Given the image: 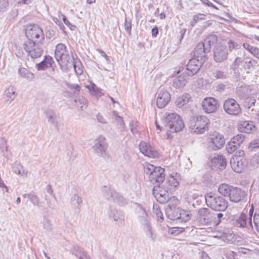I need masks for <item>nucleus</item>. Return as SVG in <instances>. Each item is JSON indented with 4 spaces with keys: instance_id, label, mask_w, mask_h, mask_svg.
<instances>
[{
    "instance_id": "obj_27",
    "label": "nucleus",
    "mask_w": 259,
    "mask_h": 259,
    "mask_svg": "<svg viewBox=\"0 0 259 259\" xmlns=\"http://www.w3.org/2000/svg\"><path fill=\"white\" fill-rule=\"evenodd\" d=\"M70 252L78 259H91L88 252L77 245H73L70 249Z\"/></svg>"
},
{
    "instance_id": "obj_45",
    "label": "nucleus",
    "mask_w": 259,
    "mask_h": 259,
    "mask_svg": "<svg viewBox=\"0 0 259 259\" xmlns=\"http://www.w3.org/2000/svg\"><path fill=\"white\" fill-rule=\"evenodd\" d=\"M254 63H256L255 60L246 57L243 60V67L245 69H249L253 66Z\"/></svg>"
},
{
    "instance_id": "obj_53",
    "label": "nucleus",
    "mask_w": 259,
    "mask_h": 259,
    "mask_svg": "<svg viewBox=\"0 0 259 259\" xmlns=\"http://www.w3.org/2000/svg\"><path fill=\"white\" fill-rule=\"evenodd\" d=\"M124 27L125 31L128 33V35H131L132 30V21L131 20H128L126 17H125Z\"/></svg>"
},
{
    "instance_id": "obj_8",
    "label": "nucleus",
    "mask_w": 259,
    "mask_h": 259,
    "mask_svg": "<svg viewBox=\"0 0 259 259\" xmlns=\"http://www.w3.org/2000/svg\"><path fill=\"white\" fill-rule=\"evenodd\" d=\"M213 212L207 208H201L198 210L197 222L200 226L212 224Z\"/></svg>"
},
{
    "instance_id": "obj_14",
    "label": "nucleus",
    "mask_w": 259,
    "mask_h": 259,
    "mask_svg": "<svg viewBox=\"0 0 259 259\" xmlns=\"http://www.w3.org/2000/svg\"><path fill=\"white\" fill-rule=\"evenodd\" d=\"M201 105L203 110L207 113H214L219 107L218 101L212 97L205 98L202 101Z\"/></svg>"
},
{
    "instance_id": "obj_23",
    "label": "nucleus",
    "mask_w": 259,
    "mask_h": 259,
    "mask_svg": "<svg viewBox=\"0 0 259 259\" xmlns=\"http://www.w3.org/2000/svg\"><path fill=\"white\" fill-rule=\"evenodd\" d=\"M139 147L140 152L145 156L151 158H156L158 156V152L150 145L144 142H141Z\"/></svg>"
},
{
    "instance_id": "obj_28",
    "label": "nucleus",
    "mask_w": 259,
    "mask_h": 259,
    "mask_svg": "<svg viewBox=\"0 0 259 259\" xmlns=\"http://www.w3.org/2000/svg\"><path fill=\"white\" fill-rule=\"evenodd\" d=\"M230 165L234 171L241 172L245 167L244 160L240 157H232L230 159Z\"/></svg>"
},
{
    "instance_id": "obj_52",
    "label": "nucleus",
    "mask_w": 259,
    "mask_h": 259,
    "mask_svg": "<svg viewBox=\"0 0 259 259\" xmlns=\"http://www.w3.org/2000/svg\"><path fill=\"white\" fill-rule=\"evenodd\" d=\"M153 210L156 215L158 221L160 222H162L163 221V216L161 210L157 205H153Z\"/></svg>"
},
{
    "instance_id": "obj_10",
    "label": "nucleus",
    "mask_w": 259,
    "mask_h": 259,
    "mask_svg": "<svg viewBox=\"0 0 259 259\" xmlns=\"http://www.w3.org/2000/svg\"><path fill=\"white\" fill-rule=\"evenodd\" d=\"M107 214L109 220L114 222L115 225L118 226L124 225L125 215L122 211L111 206L108 211Z\"/></svg>"
},
{
    "instance_id": "obj_21",
    "label": "nucleus",
    "mask_w": 259,
    "mask_h": 259,
    "mask_svg": "<svg viewBox=\"0 0 259 259\" xmlns=\"http://www.w3.org/2000/svg\"><path fill=\"white\" fill-rule=\"evenodd\" d=\"M180 180V175L174 172L170 175L167 178L166 182L163 184L165 187L169 189V191L174 192L176 188L179 185V180Z\"/></svg>"
},
{
    "instance_id": "obj_3",
    "label": "nucleus",
    "mask_w": 259,
    "mask_h": 259,
    "mask_svg": "<svg viewBox=\"0 0 259 259\" xmlns=\"http://www.w3.org/2000/svg\"><path fill=\"white\" fill-rule=\"evenodd\" d=\"M55 57L62 69L68 65L70 62L74 59L72 52L67 50L66 46L62 43L56 46Z\"/></svg>"
},
{
    "instance_id": "obj_22",
    "label": "nucleus",
    "mask_w": 259,
    "mask_h": 259,
    "mask_svg": "<svg viewBox=\"0 0 259 259\" xmlns=\"http://www.w3.org/2000/svg\"><path fill=\"white\" fill-rule=\"evenodd\" d=\"M164 169L157 167L149 178V181L153 184H159L164 181L165 179Z\"/></svg>"
},
{
    "instance_id": "obj_15",
    "label": "nucleus",
    "mask_w": 259,
    "mask_h": 259,
    "mask_svg": "<svg viewBox=\"0 0 259 259\" xmlns=\"http://www.w3.org/2000/svg\"><path fill=\"white\" fill-rule=\"evenodd\" d=\"M102 191L103 196L109 200L113 201L119 204H121L123 200V197L110 187L104 186Z\"/></svg>"
},
{
    "instance_id": "obj_1",
    "label": "nucleus",
    "mask_w": 259,
    "mask_h": 259,
    "mask_svg": "<svg viewBox=\"0 0 259 259\" xmlns=\"http://www.w3.org/2000/svg\"><path fill=\"white\" fill-rule=\"evenodd\" d=\"M163 122L167 131V138L169 139L172 138L171 133L180 132L184 126L182 118L176 113H165Z\"/></svg>"
},
{
    "instance_id": "obj_41",
    "label": "nucleus",
    "mask_w": 259,
    "mask_h": 259,
    "mask_svg": "<svg viewBox=\"0 0 259 259\" xmlns=\"http://www.w3.org/2000/svg\"><path fill=\"white\" fill-rule=\"evenodd\" d=\"M232 187L226 184H222L220 185L218 188L219 193L225 197L228 196H229Z\"/></svg>"
},
{
    "instance_id": "obj_63",
    "label": "nucleus",
    "mask_w": 259,
    "mask_h": 259,
    "mask_svg": "<svg viewBox=\"0 0 259 259\" xmlns=\"http://www.w3.org/2000/svg\"><path fill=\"white\" fill-rule=\"evenodd\" d=\"M241 63H243V60L242 58L240 57H237L233 62L232 65L233 67H232V68L233 69L237 68Z\"/></svg>"
},
{
    "instance_id": "obj_39",
    "label": "nucleus",
    "mask_w": 259,
    "mask_h": 259,
    "mask_svg": "<svg viewBox=\"0 0 259 259\" xmlns=\"http://www.w3.org/2000/svg\"><path fill=\"white\" fill-rule=\"evenodd\" d=\"M179 214L180 215H179V219H178V221L179 222H187L190 219L191 216V213L190 211L182 209L180 208L179 211Z\"/></svg>"
},
{
    "instance_id": "obj_31",
    "label": "nucleus",
    "mask_w": 259,
    "mask_h": 259,
    "mask_svg": "<svg viewBox=\"0 0 259 259\" xmlns=\"http://www.w3.org/2000/svg\"><path fill=\"white\" fill-rule=\"evenodd\" d=\"M211 162L215 167L221 170L224 169L227 165V160L225 156L220 154L214 156Z\"/></svg>"
},
{
    "instance_id": "obj_17",
    "label": "nucleus",
    "mask_w": 259,
    "mask_h": 259,
    "mask_svg": "<svg viewBox=\"0 0 259 259\" xmlns=\"http://www.w3.org/2000/svg\"><path fill=\"white\" fill-rule=\"evenodd\" d=\"M171 96L164 88L160 89L158 93L156 105L159 108H163L170 102Z\"/></svg>"
},
{
    "instance_id": "obj_37",
    "label": "nucleus",
    "mask_w": 259,
    "mask_h": 259,
    "mask_svg": "<svg viewBox=\"0 0 259 259\" xmlns=\"http://www.w3.org/2000/svg\"><path fill=\"white\" fill-rule=\"evenodd\" d=\"M5 94L6 96V103L8 104L12 103L17 95L16 92V89L11 86L5 91Z\"/></svg>"
},
{
    "instance_id": "obj_58",
    "label": "nucleus",
    "mask_w": 259,
    "mask_h": 259,
    "mask_svg": "<svg viewBox=\"0 0 259 259\" xmlns=\"http://www.w3.org/2000/svg\"><path fill=\"white\" fill-rule=\"evenodd\" d=\"M66 85L72 90H74L75 93L79 92L80 87L77 84H72L70 82H66Z\"/></svg>"
},
{
    "instance_id": "obj_38",
    "label": "nucleus",
    "mask_w": 259,
    "mask_h": 259,
    "mask_svg": "<svg viewBox=\"0 0 259 259\" xmlns=\"http://www.w3.org/2000/svg\"><path fill=\"white\" fill-rule=\"evenodd\" d=\"M217 40V37L215 35H211L207 36L205 39L204 42H202L203 44H204V49H205V51L208 52V53L210 51L211 46L213 45L215 41Z\"/></svg>"
},
{
    "instance_id": "obj_44",
    "label": "nucleus",
    "mask_w": 259,
    "mask_h": 259,
    "mask_svg": "<svg viewBox=\"0 0 259 259\" xmlns=\"http://www.w3.org/2000/svg\"><path fill=\"white\" fill-rule=\"evenodd\" d=\"M239 146H240L236 143L235 144L234 142L231 140L226 145V149L228 153L231 154L236 151Z\"/></svg>"
},
{
    "instance_id": "obj_32",
    "label": "nucleus",
    "mask_w": 259,
    "mask_h": 259,
    "mask_svg": "<svg viewBox=\"0 0 259 259\" xmlns=\"http://www.w3.org/2000/svg\"><path fill=\"white\" fill-rule=\"evenodd\" d=\"M85 87L88 89L91 95L97 100L104 96V93L102 92L101 89L99 88L93 82H90V84L86 85Z\"/></svg>"
},
{
    "instance_id": "obj_50",
    "label": "nucleus",
    "mask_w": 259,
    "mask_h": 259,
    "mask_svg": "<svg viewBox=\"0 0 259 259\" xmlns=\"http://www.w3.org/2000/svg\"><path fill=\"white\" fill-rule=\"evenodd\" d=\"M245 138V136L243 134H238L236 136H234L231 140L236 143L239 146L242 144Z\"/></svg>"
},
{
    "instance_id": "obj_42",
    "label": "nucleus",
    "mask_w": 259,
    "mask_h": 259,
    "mask_svg": "<svg viewBox=\"0 0 259 259\" xmlns=\"http://www.w3.org/2000/svg\"><path fill=\"white\" fill-rule=\"evenodd\" d=\"M73 65L74 71L77 75H81L83 72L82 65L80 62L77 59H75L70 62V63Z\"/></svg>"
},
{
    "instance_id": "obj_33",
    "label": "nucleus",
    "mask_w": 259,
    "mask_h": 259,
    "mask_svg": "<svg viewBox=\"0 0 259 259\" xmlns=\"http://www.w3.org/2000/svg\"><path fill=\"white\" fill-rule=\"evenodd\" d=\"M238 130L241 133H250L255 131V126L251 121H244L240 123Z\"/></svg>"
},
{
    "instance_id": "obj_20",
    "label": "nucleus",
    "mask_w": 259,
    "mask_h": 259,
    "mask_svg": "<svg viewBox=\"0 0 259 259\" xmlns=\"http://www.w3.org/2000/svg\"><path fill=\"white\" fill-rule=\"evenodd\" d=\"M38 70H45L48 68H51L52 71L55 73L56 65L53 58L49 56H45L44 60L35 65Z\"/></svg>"
},
{
    "instance_id": "obj_12",
    "label": "nucleus",
    "mask_w": 259,
    "mask_h": 259,
    "mask_svg": "<svg viewBox=\"0 0 259 259\" xmlns=\"http://www.w3.org/2000/svg\"><path fill=\"white\" fill-rule=\"evenodd\" d=\"M225 144L224 136L217 132L210 134L208 139V146L213 150L221 149Z\"/></svg>"
},
{
    "instance_id": "obj_61",
    "label": "nucleus",
    "mask_w": 259,
    "mask_h": 259,
    "mask_svg": "<svg viewBox=\"0 0 259 259\" xmlns=\"http://www.w3.org/2000/svg\"><path fill=\"white\" fill-rule=\"evenodd\" d=\"M183 231H184V228H174L170 230V233L175 235H177Z\"/></svg>"
},
{
    "instance_id": "obj_19",
    "label": "nucleus",
    "mask_w": 259,
    "mask_h": 259,
    "mask_svg": "<svg viewBox=\"0 0 259 259\" xmlns=\"http://www.w3.org/2000/svg\"><path fill=\"white\" fill-rule=\"evenodd\" d=\"M228 56V49L226 46H217L213 50V58L215 62H222L226 60Z\"/></svg>"
},
{
    "instance_id": "obj_54",
    "label": "nucleus",
    "mask_w": 259,
    "mask_h": 259,
    "mask_svg": "<svg viewBox=\"0 0 259 259\" xmlns=\"http://www.w3.org/2000/svg\"><path fill=\"white\" fill-rule=\"evenodd\" d=\"M248 148L250 151H254L259 148V139H255L250 142Z\"/></svg>"
},
{
    "instance_id": "obj_18",
    "label": "nucleus",
    "mask_w": 259,
    "mask_h": 259,
    "mask_svg": "<svg viewBox=\"0 0 259 259\" xmlns=\"http://www.w3.org/2000/svg\"><path fill=\"white\" fill-rule=\"evenodd\" d=\"M234 224L238 227L247 228L253 230V226L251 218H248L247 214L242 212L235 221Z\"/></svg>"
},
{
    "instance_id": "obj_11",
    "label": "nucleus",
    "mask_w": 259,
    "mask_h": 259,
    "mask_svg": "<svg viewBox=\"0 0 259 259\" xmlns=\"http://www.w3.org/2000/svg\"><path fill=\"white\" fill-rule=\"evenodd\" d=\"M92 148L94 152L98 155L105 157L106 155V151L108 148L105 138L102 135L98 136L94 140V145Z\"/></svg>"
},
{
    "instance_id": "obj_29",
    "label": "nucleus",
    "mask_w": 259,
    "mask_h": 259,
    "mask_svg": "<svg viewBox=\"0 0 259 259\" xmlns=\"http://www.w3.org/2000/svg\"><path fill=\"white\" fill-rule=\"evenodd\" d=\"M204 44L202 42L198 43L196 46L194 52L193 57L199 59L201 62H205L206 60V54L208 52L205 51Z\"/></svg>"
},
{
    "instance_id": "obj_40",
    "label": "nucleus",
    "mask_w": 259,
    "mask_h": 259,
    "mask_svg": "<svg viewBox=\"0 0 259 259\" xmlns=\"http://www.w3.org/2000/svg\"><path fill=\"white\" fill-rule=\"evenodd\" d=\"M190 96L189 94L186 93L182 96L178 97L176 101V104L179 108L182 107L189 102Z\"/></svg>"
},
{
    "instance_id": "obj_36",
    "label": "nucleus",
    "mask_w": 259,
    "mask_h": 259,
    "mask_svg": "<svg viewBox=\"0 0 259 259\" xmlns=\"http://www.w3.org/2000/svg\"><path fill=\"white\" fill-rule=\"evenodd\" d=\"M70 203L74 209H77L79 212L82 204V199L78 194H74L71 198Z\"/></svg>"
},
{
    "instance_id": "obj_60",
    "label": "nucleus",
    "mask_w": 259,
    "mask_h": 259,
    "mask_svg": "<svg viewBox=\"0 0 259 259\" xmlns=\"http://www.w3.org/2000/svg\"><path fill=\"white\" fill-rule=\"evenodd\" d=\"M237 253L233 251H229L226 253V257L227 259H237Z\"/></svg>"
},
{
    "instance_id": "obj_62",
    "label": "nucleus",
    "mask_w": 259,
    "mask_h": 259,
    "mask_svg": "<svg viewBox=\"0 0 259 259\" xmlns=\"http://www.w3.org/2000/svg\"><path fill=\"white\" fill-rule=\"evenodd\" d=\"M8 5V0H0V12L4 11Z\"/></svg>"
},
{
    "instance_id": "obj_2",
    "label": "nucleus",
    "mask_w": 259,
    "mask_h": 259,
    "mask_svg": "<svg viewBox=\"0 0 259 259\" xmlns=\"http://www.w3.org/2000/svg\"><path fill=\"white\" fill-rule=\"evenodd\" d=\"M204 62L200 61L197 58L193 57L189 61L184 71L181 73V71L180 70L177 71L176 72L170 75L171 78L172 79L177 76V81H187L189 79V76H192L197 73L200 69V66Z\"/></svg>"
},
{
    "instance_id": "obj_46",
    "label": "nucleus",
    "mask_w": 259,
    "mask_h": 259,
    "mask_svg": "<svg viewBox=\"0 0 259 259\" xmlns=\"http://www.w3.org/2000/svg\"><path fill=\"white\" fill-rule=\"evenodd\" d=\"M19 74L22 77L28 79H32L33 74L25 68H21L19 69Z\"/></svg>"
},
{
    "instance_id": "obj_48",
    "label": "nucleus",
    "mask_w": 259,
    "mask_h": 259,
    "mask_svg": "<svg viewBox=\"0 0 259 259\" xmlns=\"http://www.w3.org/2000/svg\"><path fill=\"white\" fill-rule=\"evenodd\" d=\"M28 196L29 200L33 205L37 207H40L41 206L40 199L36 195L33 193H31V194Z\"/></svg>"
},
{
    "instance_id": "obj_64",
    "label": "nucleus",
    "mask_w": 259,
    "mask_h": 259,
    "mask_svg": "<svg viewBox=\"0 0 259 259\" xmlns=\"http://www.w3.org/2000/svg\"><path fill=\"white\" fill-rule=\"evenodd\" d=\"M129 125L130 126L131 131L133 134H135L136 133H137L138 132V130H137L136 124L135 121H131L130 122Z\"/></svg>"
},
{
    "instance_id": "obj_57",
    "label": "nucleus",
    "mask_w": 259,
    "mask_h": 259,
    "mask_svg": "<svg viewBox=\"0 0 259 259\" xmlns=\"http://www.w3.org/2000/svg\"><path fill=\"white\" fill-rule=\"evenodd\" d=\"M250 162L254 166H259V152L253 155Z\"/></svg>"
},
{
    "instance_id": "obj_25",
    "label": "nucleus",
    "mask_w": 259,
    "mask_h": 259,
    "mask_svg": "<svg viewBox=\"0 0 259 259\" xmlns=\"http://www.w3.org/2000/svg\"><path fill=\"white\" fill-rule=\"evenodd\" d=\"M44 113L50 124L56 127H58L59 116L53 109L47 108L44 110Z\"/></svg>"
},
{
    "instance_id": "obj_26",
    "label": "nucleus",
    "mask_w": 259,
    "mask_h": 259,
    "mask_svg": "<svg viewBox=\"0 0 259 259\" xmlns=\"http://www.w3.org/2000/svg\"><path fill=\"white\" fill-rule=\"evenodd\" d=\"M246 196V193L245 191L235 187L232 188L229 197L231 201L236 203L241 201Z\"/></svg>"
},
{
    "instance_id": "obj_59",
    "label": "nucleus",
    "mask_w": 259,
    "mask_h": 259,
    "mask_svg": "<svg viewBox=\"0 0 259 259\" xmlns=\"http://www.w3.org/2000/svg\"><path fill=\"white\" fill-rule=\"evenodd\" d=\"M228 46L229 49L230 51H231L233 49H237L238 47V45L237 44V42H235L231 40L228 41Z\"/></svg>"
},
{
    "instance_id": "obj_13",
    "label": "nucleus",
    "mask_w": 259,
    "mask_h": 259,
    "mask_svg": "<svg viewBox=\"0 0 259 259\" xmlns=\"http://www.w3.org/2000/svg\"><path fill=\"white\" fill-rule=\"evenodd\" d=\"M172 203H169L165 209V214L167 218L171 220H177L179 219L180 207L177 206L179 200L176 197L172 198Z\"/></svg>"
},
{
    "instance_id": "obj_35",
    "label": "nucleus",
    "mask_w": 259,
    "mask_h": 259,
    "mask_svg": "<svg viewBox=\"0 0 259 259\" xmlns=\"http://www.w3.org/2000/svg\"><path fill=\"white\" fill-rule=\"evenodd\" d=\"M74 106L77 110L83 111L87 107L88 101L87 99L83 96H78L75 97L74 99Z\"/></svg>"
},
{
    "instance_id": "obj_34",
    "label": "nucleus",
    "mask_w": 259,
    "mask_h": 259,
    "mask_svg": "<svg viewBox=\"0 0 259 259\" xmlns=\"http://www.w3.org/2000/svg\"><path fill=\"white\" fill-rule=\"evenodd\" d=\"M140 224L146 237L150 240H154L155 237L153 236L152 226L150 221L143 223Z\"/></svg>"
},
{
    "instance_id": "obj_49",
    "label": "nucleus",
    "mask_w": 259,
    "mask_h": 259,
    "mask_svg": "<svg viewBox=\"0 0 259 259\" xmlns=\"http://www.w3.org/2000/svg\"><path fill=\"white\" fill-rule=\"evenodd\" d=\"M226 74L223 71L217 70L212 73L211 76L214 79H224L226 78Z\"/></svg>"
},
{
    "instance_id": "obj_47",
    "label": "nucleus",
    "mask_w": 259,
    "mask_h": 259,
    "mask_svg": "<svg viewBox=\"0 0 259 259\" xmlns=\"http://www.w3.org/2000/svg\"><path fill=\"white\" fill-rule=\"evenodd\" d=\"M224 214L222 212L214 213L213 212V217L212 224L218 226L220 224L222 219H224Z\"/></svg>"
},
{
    "instance_id": "obj_9",
    "label": "nucleus",
    "mask_w": 259,
    "mask_h": 259,
    "mask_svg": "<svg viewBox=\"0 0 259 259\" xmlns=\"http://www.w3.org/2000/svg\"><path fill=\"white\" fill-rule=\"evenodd\" d=\"M173 192L169 191V189L162 186L161 187L159 188V190L157 192L155 191L154 188L153 189V194L157 200L160 203H165L169 202V203H172V198L175 197L171 195Z\"/></svg>"
},
{
    "instance_id": "obj_51",
    "label": "nucleus",
    "mask_w": 259,
    "mask_h": 259,
    "mask_svg": "<svg viewBox=\"0 0 259 259\" xmlns=\"http://www.w3.org/2000/svg\"><path fill=\"white\" fill-rule=\"evenodd\" d=\"M43 228L48 231H51L52 230V225L51 220L47 217H44L42 221Z\"/></svg>"
},
{
    "instance_id": "obj_24",
    "label": "nucleus",
    "mask_w": 259,
    "mask_h": 259,
    "mask_svg": "<svg viewBox=\"0 0 259 259\" xmlns=\"http://www.w3.org/2000/svg\"><path fill=\"white\" fill-rule=\"evenodd\" d=\"M252 87L241 82L236 88V93L240 99L246 98L252 94Z\"/></svg>"
},
{
    "instance_id": "obj_4",
    "label": "nucleus",
    "mask_w": 259,
    "mask_h": 259,
    "mask_svg": "<svg viewBox=\"0 0 259 259\" xmlns=\"http://www.w3.org/2000/svg\"><path fill=\"white\" fill-rule=\"evenodd\" d=\"M205 200L207 206L215 211H224L228 207V202L223 197L209 192L205 195Z\"/></svg>"
},
{
    "instance_id": "obj_55",
    "label": "nucleus",
    "mask_w": 259,
    "mask_h": 259,
    "mask_svg": "<svg viewBox=\"0 0 259 259\" xmlns=\"http://www.w3.org/2000/svg\"><path fill=\"white\" fill-rule=\"evenodd\" d=\"M254 229L259 232V213H254L253 218Z\"/></svg>"
},
{
    "instance_id": "obj_5",
    "label": "nucleus",
    "mask_w": 259,
    "mask_h": 259,
    "mask_svg": "<svg viewBox=\"0 0 259 259\" xmlns=\"http://www.w3.org/2000/svg\"><path fill=\"white\" fill-rule=\"evenodd\" d=\"M42 42L40 41L25 40L23 47L28 56L32 59H37L41 56L44 50L41 47Z\"/></svg>"
},
{
    "instance_id": "obj_16",
    "label": "nucleus",
    "mask_w": 259,
    "mask_h": 259,
    "mask_svg": "<svg viewBox=\"0 0 259 259\" xmlns=\"http://www.w3.org/2000/svg\"><path fill=\"white\" fill-rule=\"evenodd\" d=\"M224 109L228 114L232 115H237L241 112L239 104L233 99H229L225 101Z\"/></svg>"
},
{
    "instance_id": "obj_56",
    "label": "nucleus",
    "mask_w": 259,
    "mask_h": 259,
    "mask_svg": "<svg viewBox=\"0 0 259 259\" xmlns=\"http://www.w3.org/2000/svg\"><path fill=\"white\" fill-rule=\"evenodd\" d=\"M186 199L188 201H190L192 200L196 199L198 195L196 193L192 192L191 191H188L186 192Z\"/></svg>"
},
{
    "instance_id": "obj_6",
    "label": "nucleus",
    "mask_w": 259,
    "mask_h": 259,
    "mask_svg": "<svg viewBox=\"0 0 259 259\" xmlns=\"http://www.w3.org/2000/svg\"><path fill=\"white\" fill-rule=\"evenodd\" d=\"M209 119L203 115L194 117L190 121V127L194 133L202 134L208 130Z\"/></svg>"
},
{
    "instance_id": "obj_30",
    "label": "nucleus",
    "mask_w": 259,
    "mask_h": 259,
    "mask_svg": "<svg viewBox=\"0 0 259 259\" xmlns=\"http://www.w3.org/2000/svg\"><path fill=\"white\" fill-rule=\"evenodd\" d=\"M136 211L138 219L140 224L150 221L149 216L146 209L141 204H137Z\"/></svg>"
},
{
    "instance_id": "obj_43",
    "label": "nucleus",
    "mask_w": 259,
    "mask_h": 259,
    "mask_svg": "<svg viewBox=\"0 0 259 259\" xmlns=\"http://www.w3.org/2000/svg\"><path fill=\"white\" fill-rule=\"evenodd\" d=\"M144 172L149 176L152 175L154 170L156 169L157 167L154 166L153 164L146 162L143 165Z\"/></svg>"
},
{
    "instance_id": "obj_7",
    "label": "nucleus",
    "mask_w": 259,
    "mask_h": 259,
    "mask_svg": "<svg viewBox=\"0 0 259 259\" xmlns=\"http://www.w3.org/2000/svg\"><path fill=\"white\" fill-rule=\"evenodd\" d=\"M25 36L27 40L40 41L44 39V34L42 29L36 24H30L25 29Z\"/></svg>"
}]
</instances>
